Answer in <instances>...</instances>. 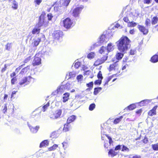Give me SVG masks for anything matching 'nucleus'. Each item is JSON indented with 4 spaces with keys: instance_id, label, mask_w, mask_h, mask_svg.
Instances as JSON below:
<instances>
[{
    "instance_id": "obj_42",
    "label": "nucleus",
    "mask_w": 158,
    "mask_h": 158,
    "mask_svg": "<svg viewBox=\"0 0 158 158\" xmlns=\"http://www.w3.org/2000/svg\"><path fill=\"white\" fill-rule=\"evenodd\" d=\"M70 0H64V2L62 3V5L65 6H67L70 3Z\"/></svg>"
},
{
    "instance_id": "obj_36",
    "label": "nucleus",
    "mask_w": 158,
    "mask_h": 158,
    "mask_svg": "<svg viewBox=\"0 0 158 158\" xmlns=\"http://www.w3.org/2000/svg\"><path fill=\"white\" fill-rule=\"evenodd\" d=\"M95 53L94 52H91L89 53L87 55V57L88 58L91 59L94 58L95 56Z\"/></svg>"
},
{
    "instance_id": "obj_59",
    "label": "nucleus",
    "mask_w": 158,
    "mask_h": 158,
    "mask_svg": "<svg viewBox=\"0 0 158 158\" xmlns=\"http://www.w3.org/2000/svg\"><path fill=\"white\" fill-rule=\"evenodd\" d=\"M87 86L89 87H92L93 85V82L92 81L86 84Z\"/></svg>"
},
{
    "instance_id": "obj_4",
    "label": "nucleus",
    "mask_w": 158,
    "mask_h": 158,
    "mask_svg": "<svg viewBox=\"0 0 158 158\" xmlns=\"http://www.w3.org/2000/svg\"><path fill=\"white\" fill-rule=\"evenodd\" d=\"M64 27L67 29H69L74 25V23L69 18H67L63 20Z\"/></svg>"
},
{
    "instance_id": "obj_33",
    "label": "nucleus",
    "mask_w": 158,
    "mask_h": 158,
    "mask_svg": "<svg viewBox=\"0 0 158 158\" xmlns=\"http://www.w3.org/2000/svg\"><path fill=\"white\" fill-rule=\"evenodd\" d=\"M12 8L15 10H16L18 7V4L17 2L15 0H14L12 2Z\"/></svg>"
},
{
    "instance_id": "obj_25",
    "label": "nucleus",
    "mask_w": 158,
    "mask_h": 158,
    "mask_svg": "<svg viewBox=\"0 0 158 158\" xmlns=\"http://www.w3.org/2000/svg\"><path fill=\"white\" fill-rule=\"evenodd\" d=\"M40 27H35L32 30V33L33 34H38L40 33Z\"/></svg>"
},
{
    "instance_id": "obj_54",
    "label": "nucleus",
    "mask_w": 158,
    "mask_h": 158,
    "mask_svg": "<svg viewBox=\"0 0 158 158\" xmlns=\"http://www.w3.org/2000/svg\"><path fill=\"white\" fill-rule=\"evenodd\" d=\"M62 144H63V147L65 150L68 147V143L67 142H64Z\"/></svg>"
},
{
    "instance_id": "obj_38",
    "label": "nucleus",
    "mask_w": 158,
    "mask_h": 158,
    "mask_svg": "<svg viewBox=\"0 0 158 158\" xmlns=\"http://www.w3.org/2000/svg\"><path fill=\"white\" fill-rule=\"evenodd\" d=\"M123 118V116H121L119 118H116L114 121V123L115 124H117L118 123L121 121Z\"/></svg>"
},
{
    "instance_id": "obj_11",
    "label": "nucleus",
    "mask_w": 158,
    "mask_h": 158,
    "mask_svg": "<svg viewBox=\"0 0 158 158\" xmlns=\"http://www.w3.org/2000/svg\"><path fill=\"white\" fill-rule=\"evenodd\" d=\"M38 55L36 54L34 59L33 61L32 64L33 66L38 65L41 63V59L37 56Z\"/></svg>"
},
{
    "instance_id": "obj_60",
    "label": "nucleus",
    "mask_w": 158,
    "mask_h": 158,
    "mask_svg": "<svg viewBox=\"0 0 158 158\" xmlns=\"http://www.w3.org/2000/svg\"><path fill=\"white\" fill-rule=\"evenodd\" d=\"M108 139L109 140V143L110 145H111V144L113 142V141L112 140V138L111 137L109 136H107Z\"/></svg>"
},
{
    "instance_id": "obj_49",
    "label": "nucleus",
    "mask_w": 158,
    "mask_h": 158,
    "mask_svg": "<svg viewBox=\"0 0 158 158\" xmlns=\"http://www.w3.org/2000/svg\"><path fill=\"white\" fill-rule=\"evenodd\" d=\"M95 105L94 103H92L90 104L89 107V109L90 110L92 111L95 108Z\"/></svg>"
},
{
    "instance_id": "obj_10",
    "label": "nucleus",
    "mask_w": 158,
    "mask_h": 158,
    "mask_svg": "<svg viewBox=\"0 0 158 158\" xmlns=\"http://www.w3.org/2000/svg\"><path fill=\"white\" fill-rule=\"evenodd\" d=\"M62 110H58L55 111L54 113L50 116V117L52 119H56L60 117L61 114Z\"/></svg>"
},
{
    "instance_id": "obj_18",
    "label": "nucleus",
    "mask_w": 158,
    "mask_h": 158,
    "mask_svg": "<svg viewBox=\"0 0 158 158\" xmlns=\"http://www.w3.org/2000/svg\"><path fill=\"white\" fill-rule=\"evenodd\" d=\"M98 52L101 54L105 53L107 55L108 53L106 48L103 46H102L100 48Z\"/></svg>"
},
{
    "instance_id": "obj_22",
    "label": "nucleus",
    "mask_w": 158,
    "mask_h": 158,
    "mask_svg": "<svg viewBox=\"0 0 158 158\" xmlns=\"http://www.w3.org/2000/svg\"><path fill=\"white\" fill-rule=\"evenodd\" d=\"M151 61L153 63H156L158 61V55H155L152 56L151 59Z\"/></svg>"
},
{
    "instance_id": "obj_47",
    "label": "nucleus",
    "mask_w": 158,
    "mask_h": 158,
    "mask_svg": "<svg viewBox=\"0 0 158 158\" xmlns=\"http://www.w3.org/2000/svg\"><path fill=\"white\" fill-rule=\"evenodd\" d=\"M65 89H69L71 87V85L69 83H67L66 84L63 85Z\"/></svg>"
},
{
    "instance_id": "obj_35",
    "label": "nucleus",
    "mask_w": 158,
    "mask_h": 158,
    "mask_svg": "<svg viewBox=\"0 0 158 158\" xmlns=\"http://www.w3.org/2000/svg\"><path fill=\"white\" fill-rule=\"evenodd\" d=\"M137 25V23L133 21H130L127 24V27H134Z\"/></svg>"
},
{
    "instance_id": "obj_43",
    "label": "nucleus",
    "mask_w": 158,
    "mask_h": 158,
    "mask_svg": "<svg viewBox=\"0 0 158 158\" xmlns=\"http://www.w3.org/2000/svg\"><path fill=\"white\" fill-rule=\"evenodd\" d=\"M126 13H127V12ZM128 15H129V14H126V17H124L123 18V20L124 22L128 23L130 21H129L128 17Z\"/></svg>"
},
{
    "instance_id": "obj_5",
    "label": "nucleus",
    "mask_w": 158,
    "mask_h": 158,
    "mask_svg": "<svg viewBox=\"0 0 158 158\" xmlns=\"http://www.w3.org/2000/svg\"><path fill=\"white\" fill-rule=\"evenodd\" d=\"M84 8V6L81 5L75 8L73 10L72 15L75 18H78L81 10Z\"/></svg>"
},
{
    "instance_id": "obj_14",
    "label": "nucleus",
    "mask_w": 158,
    "mask_h": 158,
    "mask_svg": "<svg viewBox=\"0 0 158 158\" xmlns=\"http://www.w3.org/2000/svg\"><path fill=\"white\" fill-rule=\"evenodd\" d=\"M152 100L151 99H145L139 103V105L141 106L146 105L150 103Z\"/></svg>"
},
{
    "instance_id": "obj_58",
    "label": "nucleus",
    "mask_w": 158,
    "mask_h": 158,
    "mask_svg": "<svg viewBox=\"0 0 158 158\" xmlns=\"http://www.w3.org/2000/svg\"><path fill=\"white\" fill-rule=\"evenodd\" d=\"M47 17L48 20H51L53 17L52 15L50 13L48 14Z\"/></svg>"
},
{
    "instance_id": "obj_50",
    "label": "nucleus",
    "mask_w": 158,
    "mask_h": 158,
    "mask_svg": "<svg viewBox=\"0 0 158 158\" xmlns=\"http://www.w3.org/2000/svg\"><path fill=\"white\" fill-rule=\"evenodd\" d=\"M81 64V62H75L74 65V66L77 69L78 68Z\"/></svg>"
},
{
    "instance_id": "obj_53",
    "label": "nucleus",
    "mask_w": 158,
    "mask_h": 158,
    "mask_svg": "<svg viewBox=\"0 0 158 158\" xmlns=\"http://www.w3.org/2000/svg\"><path fill=\"white\" fill-rule=\"evenodd\" d=\"M97 77L99 79L102 80L103 78L102 73L101 71H99Z\"/></svg>"
},
{
    "instance_id": "obj_6",
    "label": "nucleus",
    "mask_w": 158,
    "mask_h": 158,
    "mask_svg": "<svg viewBox=\"0 0 158 158\" xmlns=\"http://www.w3.org/2000/svg\"><path fill=\"white\" fill-rule=\"evenodd\" d=\"M126 12L127 13V14H129L130 16L132 17L133 20L136 19L138 16L139 15V12L137 10H135L134 13H130L129 11H128L126 9H125L123 11V14L124 13L126 14Z\"/></svg>"
},
{
    "instance_id": "obj_56",
    "label": "nucleus",
    "mask_w": 158,
    "mask_h": 158,
    "mask_svg": "<svg viewBox=\"0 0 158 158\" xmlns=\"http://www.w3.org/2000/svg\"><path fill=\"white\" fill-rule=\"evenodd\" d=\"M102 82L101 80H98L95 81L94 82V84L95 85H100Z\"/></svg>"
},
{
    "instance_id": "obj_21",
    "label": "nucleus",
    "mask_w": 158,
    "mask_h": 158,
    "mask_svg": "<svg viewBox=\"0 0 158 158\" xmlns=\"http://www.w3.org/2000/svg\"><path fill=\"white\" fill-rule=\"evenodd\" d=\"M75 75V72L74 71H72L70 72L68 74H67L66 78H68V79H69L74 77Z\"/></svg>"
},
{
    "instance_id": "obj_31",
    "label": "nucleus",
    "mask_w": 158,
    "mask_h": 158,
    "mask_svg": "<svg viewBox=\"0 0 158 158\" xmlns=\"http://www.w3.org/2000/svg\"><path fill=\"white\" fill-rule=\"evenodd\" d=\"M30 67L29 66H27V67L24 68L22 69L21 71L20 72V73L21 74H23L25 73H26L27 71L29 69Z\"/></svg>"
},
{
    "instance_id": "obj_48",
    "label": "nucleus",
    "mask_w": 158,
    "mask_h": 158,
    "mask_svg": "<svg viewBox=\"0 0 158 158\" xmlns=\"http://www.w3.org/2000/svg\"><path fill=\"white\" fill-rule=\"evenodd\" d=\"M145 24L147 27H149L151 25L150 20L149 19H146Z\"/></svg>"
},
{
    "instance_id": "obj_27",
    "label": "nucleus",
    "mask_w": 158,
    "mask_h": 158,
    "mask_svg": "<svg viewBox=\"0 0 158 158\" xmlns=\"http://www.w3.org/2000/svg\"><path fill=\"white\" fill-rule=\"evenodd\" d=\"M136 107V105L135 104H132L127 106V107L125 108L124 110H126L128 109L130 110H132L135 109Z\"/></svg>"
},
{
    "instance_id": "obj_2",
    "label": "nucleus",
    "mask_w": 158,
    "mask_h": 158,
    "mask_svg": "<svg viewBox=\"0 0 158 158\" xmlns=\"http://www.w3.org/2000/svg\"><path fill=\"white\" fill-rule=\"evenodd\" d=\"M35 79L31 76L24 77L19 80V85L20 87H24L30 83L33 82Z\"/></svg>"
},
{
    "instance_id": "obj_1",
    "label": "nucleus",
    "mask_w": 158,
    "mask_h": 158,
    "mask_svg": "<svg viewBox=\"0 0 158 158\" xmlns=\"http://www.w3.org/2000/svg\"><path fill=\"white\" fill-rule=\"evenodd\" d=\"M130 40L127 36L122 37L116 42L118 50L122 52L127 51L130 47Z\"/></svg>"
},
{
    "instance_id": "obj_61",
    "label": "nucleus",
    "mask_w": 158,
    "mask_h": 158,
    "mask_svg": "<svg viewBox=\"0 0 158 158\" xmlns=\"http://www.w3.org/2000/svg\"><path fill=\"white\" fill-rule=\"evenodd\" d=\"M31 59V57L30 56L28 57L24 61V62L25 63H27Z\"/></svg>"
},
{
    "instance_id": "obj_37",
    "label": "nucleus",
    "mask_w": 158,
    "mask_h": 158,
    "mask_svg": "<svg viewBox=\"0 0 158 158\" xmlns=\"http://www.w3.org/2000/svg\"><path fill=\"white\" fill-rule=\"evenodd\" d=\"M158 20V18L156 17H154L152 19V25L156 24Z\"/></svg>"
},
{
    "instance_id": "obj_39",
    "label": "nucleus",
    "mask_w": 158,
    "mask_h": 158,
    "mask_svg": "<svg viewBox=\"0 0 158 158\" xmlns=\"http://www.w3.org/2000/svg\"><path fill=\"white\" fill-rule=\"evenodd\" d=\"M84 71H85L84 73V75H89L91 73V72L90 70H86V69L85 68V67L83 68Z\"/></svg>"
},
{
    "instance_id": "obj_32",
    "label": "nucleus",
    "mask_w": 158,
    "mask_h": 158,
    "mask_svg": "<svg viewBox=\"0 0 158 158\" xmlns=\"http://www.w3.org/2000/svg\"><path fill=\"white\" fill-rule=\"evenodd\" d=\"M65 89L63 85L60 86L57 89L58 93L63 92L64 90Z\"/></svg>"
},
{
    "instance_id": "obj_51",
    "label": "nucleus",
    "mask_w": 158,
    "mask_h": 158,
    "mask_svg": "<svg viewBox=\"0 0 158 158\" xmlns=\"http://www.w3.org/2000/svg\"><path fill=\"white\" fill-rule=\"evenodd\" d=\"M152 147L154 150L155 151L158 150V145L157 144H152Z\"/></svg>"
},
{
    "instance_id": "obj_64",
    "label": "nucleus",
    "mask_w": 158,
    "mask_h": 158,
    "mask_svg": "<svg viewBox=\"0 0 158 158\" xmlns=\"http://www.w3.org/2000/svg\"><path fill=\"white\" fill-rule=\"evenodd\" d=\"M151 1H152V0H145L144 1V3H146L147 4H149L150 3Z\"/></svg>"
},
{
    "instance_id": "obj_41",
    "label": "nucleus",
    "mask_w": 158,
    "mask_h": 158,
    "mask_svg": "<svg viewBox=\"0 0 158 158\" xmlns=\"http://www.w3.org/2000/svg\"><path fill=\"white\" fill-rule=\"evenodd\" d=\"M52 52V50L50 48H47L46 51L45 52V54L47 55H50Z\"/></svg>"
},
{
    "instance_id": "obj_23",
    "label": "nucleus",
    "mask_w": 158,
    "mask_h": 158,
    "mask_svg": "<svg viewBox=\"0 0 158 158\" xmlns=\"http://www.w3.org/2000/svg\"><path fill=\"white\" fill-rule=\"evenodd\" d=\"M48 144V140H44L42 141L40 145V147L41 148L44 147H46Z\"/></svg>"
},
{
    "instance_id": "obj_19",
    "label": "nucleus",
    "mask_w": 158,
    "mask_h": 158,
    "mask_svg": "<svg viewBox=\"0 0 158 158\" xmlns=\"http://www.w3.org/2000/svg\"><path fill=\"white\" fill-rule=\"evenodd\" d=\"M157 107V106H154L152 109L150 110L148 113V114L150 116H152L156 114V110Z\"/></svg>"
},
{
    "instance_id": "obj_55",
    "label": "nucleus",
    "mask_w": 158,
    "mask_h": 158,
    "mask_svg": "<svg viewBox=\"0 0 158 158\" xmlns=\"http://www.w3.org/2000/svg\"><path fill=\"white\" fill-rule=\"evenodd\" d=\"M122 148L121 145H118L115 147L114 149L116 151L118 150L121 149Z\"/></svg>"
},
{
    "instance_id": "obj_15",
    "label": "nucleus",
    "mask_w": 158,
    "mask_h": 158,
    "mask_svg": "<svg viewBox=\"0 0 158 158\" xmlns=\"http://www.w3.org/2000/svg\"><path fill=\"white\" fill-rule=\"evenodd\" d=\"M118 152H116L114 149H111L108 152V155L110 156L113 157L117 155Z\"/></svg>"
},
{
    "instance_id": "obj_3",
    "label": "nucleus",
    "mask_w": 158,
    "mask_h": 158,
    "mask_svg": "<svg viewBox=\"0 0 158 158\" xmlns=\"http://www.w3.org/2000/svg\"><path fill=\"white\" fill-rule=\"evenodd\" d=\"M109 38L107 35H102L99 38L98 42L94 44V46L95 47H97L101 45V44L106 43L109 40Z\"/></svg>"
},
{
    "instance_id": "obj_46",
    "label": "nucleus",
    "mask_w": 158,
    "mask_h": 158,
    "mask_svg": "<svg viewBox=\"0 0 158 158\" xmlns=\"http://www.w3.org/2000/svg\"><path fill=\"white\" fill-rule=\"evenodd\" d=\"M49 106V103L48 102L46 105L43 107V111L44 112L47 110V108Z\"/></svg>"
},
{
    "instance_id": "obj_9",
    "label": "nucleus",
    "mask_w": 158,
    "mask_h": 158,
    "mask_svg": "<svg viewBox=\"0 0 158 158\" xmlns=\"http://www.w3.org/2000/svg\"><path fill=\"white\" fill-rule=\"evenodd\" d=\"M108 56H104L100 59H98L95 62L94 65L95 66H98L104 63L105 61L107 60Z\"/></svg>"
},
{
    "instance_id": "obj_40",
    "label": "nucleus",
    "mask_w": 158,
    "mask_h": 158,
    "mask_svg": "<svg viewBox=\"0 0 158 158\" xmlns=\"http://www.w3.org/2000/svg\"><path fill=\"white\" fill-rule=\"evenodd\" d=\"M58 136L56 132L54 131L50 135V137L52 138H57Z\"/></svg>"
},
{
    "instance_id": "obj_17",
    "label": "nucleus",
    "mask_w": 158,
    "mask_h": 158,
    "mask_svg": "<svg viewBox=\"0 0 158 158\" xmlns=\"http://www.w3.org/2000/svg\"><path fill=\"white\" fill-rule=\"evenodd\" d=\"M77 117L75 115H72L68 117L67 120V123L68 124L73 122L76 119Z\"/></svg>"
},
{
    "instance_id": "obj_20",
    "label": "nucleus",
    "mask_w": 158,
    "mask_h": 158,
    "mask_svg": "<svg viewBox=\"0 0 158 158\" xmlns=\"http://www.w3.org/2000/svg\"><path fill=\"white\" fill-rule=\"evenodd\" d=\"M118 68V64L117 62L114 63L112 64H111L109 67V70L110 71L113 70H115Z\"/></svg>"
},
{
    "instance_id": "obj_13",
    "label": "nucleus",
    "mask_w": 158,
    "mask_h": 158,
    "mask_svg": "<svg viewBox=\"0 0 158 158\" xmlns=\"http://www.w3.org/2000/svg\"><path fill=\"white\" fill-rule=\"evenodd\" d=\"M138 28L140 31L143 33L144 35L147 34L148 32V30L144 26L138 25Z\"/></svg>"
},
{
    "instance_id": "obj_8",
    "label": "nucleus",
    "mask_w": 158,
    "mask_h": 158,
    "mask_svg": "<svg viewBox=\"0 0 158 158\" xmlns=\"http://www.w3.org/2000/svg\"><path fill=\"white\" fill-rule=\"evenodd\" d=\"M62 32L60 30L55 31L52 34V36L54 39L56 40H58L62 37Z\"/></svg>"
},
{
    "instance_id": "obj_44",
    "label": "nucleus",
    "mask_w": 158,
    "mask_h": 158,
    "mask_svg": "<svg viewBox=\"0 0 158 158\" xmlns=\"http://www.w3.org/2000/svg\"><path fill=\"white\" fill-rule=\"evenodd\" d=\"M58 147V145L57 144H54L52 146L49 148L48 150L49 151H53L56 149Z\"/></svg>"
},
{
    "instance_id": "obj_45",
    "label": "nucleus",
    "mask_w": 158,
    "mask_h": 158,
    "mask_svg": "<svg viewBox=\"0 0 158 158\" xmlns=\"http://www.w3.org/2000/svg\"><path fill=\"white\" fill-rule=\"evenodd\" d=\"M122 151L123 152L127 151L128 152L129 151V149L128 148L126 147L124 145H122Z\"/></svg>"
},
{
    "instance_id": "obj_63",
    "label": "nucleus",
    "mask_w": 158,
    "mask_h": 158,
    "mask_svg": "<svg viewBox=\"0 0 158 158\" xmlns=\"http://www.w3.org/2000/svg\"><path fill=\"white\" fill-rule=\"evenodd\" d=\"M7 110V107L6 105V104L4 106V108L3 109V112L5 113Z\"/></svg>"
},
{
    "instance_id": "obj_52",
    "label": "nucleus",
    "mask_w": 158,
    "mask_h": 158,
    "mask_svg": "<svg viewBox=\"0 0 158 158\" xmlns=\"http://www.w3.org/2000/svg\"><path fill=\"white\" fill-rule=\"evenodd\" d=\"M83 78V76L82 75H79L77 76V79L78 82L81 81Z\"/></svg>"
},
{
    "instance_id": "obj_26",
    "label": "nucleus",
    "mask_w": 158,
    "mask_h": 158,
    "mask_svg": "<svg viewBox=\"0 0 158 158\" xmlns=\"http://www.w3.org/2000/svg\"><path fill=\"white\" fill-rule=\"evenodd\" d=\"M70 129V125L69 124L67 123L64 125V127L63 128V131L65 132L69 131Z\"/></svg>"
},
{
    "instance_id": "obj_34",
    "label": "nucleus",
    "mask_w": 158,
    "mask_h": 158,
    "mask_svg": "<svg viewBox=\"0 0 158 158\" xmlns=\"http://www.w3.org/2000/svg\"><path fill=\"white\" fill-rule=\"evenodd\" d=\"M12 43H7L6 45H5V49L8 51H10V48L12 47Z\"/></svg>"
},
{
    "instance_id": "obj_29",
    "label": "nucleus",
    "mask_w": 158,
    "mask_h": 158,
    "mask_svg": "<svg viewBox=\"0 0 158 158\" xmlns=\"http://www.w3.org/2000/svg\"><path fill=\"white\" fill-rule=\"evenodd\" d=\"M106 49L108 53L113 50L114 48L111 43H109L108 44Z\"/></svg>"
},
{
    "instance_id": "obj_30",
    "label": "nucleus",
    "mask_w": 158,
    "mask_h": 158,
    "mask_svg": "<svg viewBox=\"0 0 158 158\" xmlns=\"http://www.w3.org/2000/svg\"><path fill=\"white\" fill-rule=\"evenodd\" d=\"M123 52H118L116 55V58L118 60H121L123 56Z\"/></svg>"
},
{
    "instance_id": "obj_7",
    "label": "nucleus",
    "mask_w": 158,
    "mask_h": 158,
    "mask_svg": "<svg viewBox=\"0 0 158 158\" xmlns=\"http://www.w3.org/2000/svg\"><path fill=\"white\" fill-rule=\"evenodd\" d=\"M48 23V21L45 19L44 15L41 14L39 17V22L38 24V27H40L42 26H46L47 25Z\"/></svg>"
},
{
    "instance_id": "obj_16",
    "label": "nucleus",
    "mask_w": 158,
    "mask_h": 158,
    "mask_svg": "<svg viewBox=\"0 0 158 158\" xmlns=\"http://www.w3.org/2000/svg\"><path fill=\"white\" fill-rule=\"evenodd\" d=\"M28 126L30 130L31 131L32 133H36L39 130L40 127L39 126H36L35 127H31L28 124Z\"/></svg>"
},
{
    "instance_id": "obj_28",
    "label": "nucleus",
    "mask_w": 158,
    "mask_h": 158,
    "mask_svg": "<svg viewBox=\"0 0 158 158\" xmlns=\"http://www.w3.org/2000/svg\"><path fill=\"white\" fill-rule=\"evenodd\" d=\"M102 89V88L100 87L95 88L94 89V94L95 95H97Z\"/></svg>"
},
{
    "instance_id": "obj_12",
    "label": "nucleus",
    "mask_w": 158,
    "mask_h": 158,
    "mask_svg": "<svg viewBox=\"0 0 158 158\" xmlns=\"http://www.w3.org/2000/svg\"><path fill=\"white\" fill-rule=\"evenodd\" d=\"M40 41V38H35L32 40L31 45L33 47H36L39 45Z\"/></svg>"
},
{
    "instance_id": "obj_62",
    "label": "nucleus",
    "mask_w": 158,
    "mask_h": 158,
    "mask_svg": "<svg viewBox=\"0 0 158 158\" xmlns=\"http://www.w3.org/2000/svg\"><path fill=\"white\" fill-rule=\"evenodd\" d=\"M16 80L17 79L15 77L13 78L11 80V83L12 84H14L15 82L16 81Z\"/></svg>"
},
{
    "instance_id": "obj_24",
    "label": "nucleus",
    "mask_w": 158,
    "mask_h": 158,
    "mask_svg": "<svg viewBox=\"0 0 158 158\" xmlns=\"http://www.w3.org/2000/svg\"><path fill=\"white\" fill-rule=\"evenodd\" d=\"M69 93H65L63 94V102H65L67 101L69 99Z\"/></svg>"
},
{
    "instance_id": "obj_57",
    "label": "nucleus",
    "mask_w": 158,
    "mask_h": 158,
    "mask_svg": "<svg viewBox=\"0 0 158 158\" xmlns=\"http://www.w3.org/2000/svg\"><path fill=\"white\" fill-rule=\"evenodd\" d=\"M42 0H34V2L35 4L38 5H40L42 2Z\"/></svg>"
}]
</instances>
